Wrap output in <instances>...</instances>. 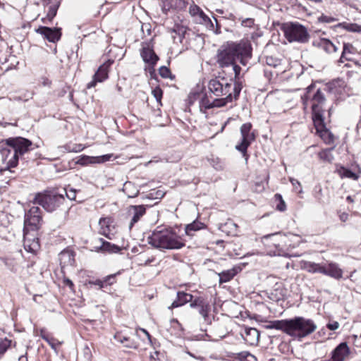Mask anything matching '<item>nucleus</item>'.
<instances>
[{"mask_svg": "<svg viewBox=\"0 0 361 361\" xmlns=\"http://www.w3.org/2000/svg\"><path fill=\"white\" fill-rule=\"evenodd\" d=\"M334 147L322 150L318 154L319 158L323 161L331 163L334 159V157L331 153Z\"/></svg>", "mask_w": 361, "mask_h": 361, "instance_id": "473e14b6", "label": "nucleus"}, {"mask_svg": "<svg viewBox=\"0 0 361 361\" xmlns=\"http://www.w3.org/2000/svg\"><path fill=\"white\" fill-rule=\"evenodd\" d=\"M5 143L11 148L4 147L0 151L2 156V161L4 163L6 162V169L16 167L20 157H23L30 150L38 147L31 140L23 137H8L5 140Z\"/></svg>", "mask_w": 361, "mask_h": 361, "instance_id": "7ed1b4c3", "label": "nucleus"}, {"mask_svg": "<svg viewBox=\"0 0 361 361\" xmlns=\"http://www.w3.org/2000/svg\"><path fill=\"white\" fill-rule=\"evenodd\" d=\"M243 85L241 82L236 81L233 84V93H228L225 95V97L217 98L213 100V108L214 107H223L225 106L228 103H231L233 101L238 99L240 93L242 90Z\"/></svg>", "mask_w": 361, "mask_h": 361, "instance_id": "9b49d317", "label": "nucleus"}, {"mask_svg": "<svg viewBox=\"0 0 361 361\" xmlns=\"http://www.w3.org/2000/svg\"><path fill=\"white\" fill-rule=\"evenodd\" d=\"M154 67L155 66H149L148 72L149 73L151 79L157 80V75L156 73V71H155Z\"/></svg>", "mask_w": 361, "mask_h": 361, "instance_id": "052dcab7", "label": "nucleus"}, {"mask_svg": "<svg viewBox=\"0 0 361 361\" xmlns=\"http://www.w3.org/2000/svg\"><path fill=\"white\" fill-rule=\"evenodd\" d=\"M61 257H68L69 262L73 261V255L72 252L69 251H63L60 253Z\"/></svg>", "mask_w": 361, "mask_h": 361, "instance_id": "680f3d73", "label": "nucleus"}, {"mask_svg": "<svg viewBox=\"0 0 361 361\" xmlns=\"http://www.w3.org/2000/svg\"><path fill=\"white\" fill-rule=\"evenodd\" d=\"M172 32L178 35V41L181 43L186 33V27L178 24H175L172 28Z\"/></svg>", "mask_w": 361, "mask_h": 361, "instance_id": "c9c22d12", "label": "nucleus"}, {"mask_svg": "<svg viewBox=\"0 0 361 361\" xmlns=\"http://www.w3.org/2000/svg\"><path fill=\"white\" fill-rule=\"evenodd\" d=\"M66 196L67 198H68L71 200H76V192L77 190L73 188H70L68 190L65 189Z\"/></svg>", "mask_w": 361, "mask_h": 361, "instance_id": "864d4df0", "label": "nucleus"}, {"mask_svg": "<svg viewBox=\"0 0 361 361\" xmlns=\"http://www.w3.org/2000/svg\"><path fill=\"white\" fill-rule=\"evenodd\" d=\"M159 74L163 78H170L173 80L175 78V76L172 75L171 70L165 66H162L159 68Z\"/></svg>", "mask_w": 361, "mask_h": 361, "instance_id": "ea45409f", "label": "nucleus"}, {"mask_svg": "<svg viewBox=\"0 0 361 361\" xmlns=\"http://www.w3.org/2000/svg\"><path fill=\"white\" fill-rule=\"evenodd\" d=\"M32 202L42 206L47 212H53L64 203L65 197L63 195L54 192H38Z\"/></svg>", "mask_w": 361, "mask_h": 361, "instance_id": "6e6552de", "label": "nucleus"}, {"mask_svg": "<svg viewBox=\"0 0 361 361\" xmlns=\"http://www.w3.org/2000/svg\"><path fill=\"white\" fill-rule=\"evenodd\" d=\"M193 295L190 293L184 291H178L176 293V299L171 303L169 309H174L181 307L188 302H190L192 299Z\"/></svg>", "mask_w": 361, "mask_h": 361, "instance_id": "4be33fe9", "label": "nucleus"}, {"mask_svg": "<svg viewBox=\"0 0 361 361\" xmlns=\"http://www.w3.org/2000/svg\"><path fill=\"white\" fill-rule=\"evenodd\" d=\"M109 218H101L99 221V226L103 228L104 226L109 227Z\"/></svg>", "mask_w": 361, "mask_h": 361, "instance_id": "e2e57ef3", "label": "nucleus"}, {"mask_svg": "<svg viewBox=\"0 0 361 361\" xmlns=\"http://www.w3.org/2000/svg\"><path fill=\"white\" fill-rule=\"evenodd\" d=\"M289 326V319L274 320L271 321L268 325L266 326L267 329H276L281 330L288 334Z\"/></svg>", "mask_w": 361, "mask_h": 361, "instance_id": "393cba45", "label": "nucleus"}, {"mask_svg": "<svg viewBox=\"0 0 361 361\" xmlns=\"http://www.w3.org/2000/svg\"><path fill=\"white\" fill-rule=\"evenodd\" d=\"M35 32L41 35L50 42L55 43L58 42L62 35L61 28L60 27H49L47 26H39L35 30Z\"/></svg>", "mask_w": 361, "mask_h": 361, "instance_id": "4468645a", "label": "nucleus"}, {"mask_svg": "<svg viewBox=\"0 0 361 361\" xmlns=\"http://www.w3.org/2000/svg\"><path fill=\"white\" fill-rule=\"evenodd\" d=\"M326 327L331 331H335L339 328V323L336 321H333L331 322H329L326 324Z\"/></svg>", "mask_w": 361, "mask_h": 361, "instance_id": "bf43d9fd", "label": "nucleus"}, {"mask_svg": "<svg viewBox=\"0 0 361 361\" xmlns=\"http://www.w3.org/2000/svg\"><path fill=\"white\" fill-rule=\"evenodd\" d=\"M207 300L202 296L195 297L190 300V307L191 308H198L206 301Z\"/></svg>", "mask_w": 361, "mask_h": 361, "instance_id": "79ce46f5", "label": "nucleus"}, {"mask_svg": "<svg viewBox=\"0 0 361 361\" xmlns=\"http://www.w3.org/2000/svg\"><path fill=\"white\" fill-rule=\"evenodd\" d=\"M43 224L42 211L39 207L33 206L25 212L24 216V247L30 252H35L39 248L38 238H33L32 242L29 238L30 231H37Z\"/></svg>", "mask_w": 361, "mask_h": 361, "instance_id": "20e7f679", "label": "nucleus"}, {"mask_svg": "<svg viewBox=\"0 0 361 361\" xmlns=\"http://www.w3.org/2000/svg\"><path fill=\"white\" fill-rule=\"evenodd\" d=\"M339 219L341 221L345 222L348 219V214L343 212L339 215Z\"/></svg>", "mask_w": 361, "mask_h": 361, "instance_id": "774afa93", "label": "nucleus"}, {"mask_svg": "<svg viewBox=\"0 0 361 361\" xmlns=\"http://www.w3.org/2000/svg\"><path fill=\"white\" fill-rule=\"evenodd\" d=\"M44 341L48 343V344L51 346V348L52 349H54V350L56 349V345L60 344V343L57 341V339L54 338L51 335L49 336L47 340H44Z\"/></svg>", "mask_w": 361, "mask_h": 361, "instance_id": "5fc2aeb1", "label": "nucleus"}, {"mask_svg": "<svg viewBox=\"0 0 361 361\" xmlns=\"http://www.w3.org/2000/svg\"><path fill=\"white\" fill-rule=\"evenodd\" d=\"M50 335H51V334H50L48 331H47V330H46V329H42L40 330V334H39V336H40V337H41L43 340H47L48 336H50Z\"/></svg>", "mask_w": 361, "mask_h": 361, "instance_id": "0e129e2a", "label": "nucleus"}, {"mask_svg": "<svg viewBox=\"0 0 361 361\" xmlns=\"http://www.w3.org/2000/svg\"><path fill=\"white\" fill-rule=\"evenodd\" d=\"M165 192L161 190H151L149 194L145 197V198L152 200H161L164 197Z\"/></svg>", "mask_w": 361, "mask_h": 361, "instance_id": "4c0bfd02", "label": "nucleus"}, {"mask_svg": "<svg viewBox=\"0 0 361 361\" xmlns=\"http://www.w3.org/2000/svg\"><path fill=\"white\" fill-rule=\"evenodd\" d=\"M44 11L47 15L42 18L43 23H51L54 18L56 16L57 11L60 6L61 0H42Z\"/></svg>", "mask_w": 361, "mask_h": 361, "instance_id": "ddd939ff", "label": "nucleus"}, {"mask_svg": "<svg viewBox=\"0 0 361 361\" xmlns=\"http://www.w3.org/2000/svg\"><path fill=\"white\" fill-rule=\"evenodd\" d=\"M130 210L133 211V216L129 224L130 229L137 223L140 218L146 213L145 206L141 205H132L130 206Z\"/></svg>", "mask_w": 361, "mask_h": 361, "instance_id": "b1692460", "label": "nucleus"}, {"mask_svg": "<svg viewBox=\"0 0 361 361\" xmlns=\"http://www.w3.org/2000/svg\"><path fill=\"white\" fill-rule=\"evenodd\" d=\"M98 241L102 243L103 252L118 253L121 250V248L118 245L106 241L102 238H99Z\"/></svg>", "mask_w": 361, "mask_h": 361, "instance_id": "c85d7f7f", "label": "nucleus"}, {"mask_svg": "<svg viewBox=\"0 0 361 361\" xmlns=\"http://www.w3.org/2000/svg\"><path fill=\"white\" fill-rule=\"evenodd\" d=\"M350 353L346 342L339 343L331 353L329 357L325 361H345Z\"/></svg>", "mask_w": 361, "mask_h": 361, "instance_id": "2eb2a0df", "label": "nucleus"}, {"mask_svg": "<svg viewBox=\"0 0 361 361\" xmlns=\"http://www.w3.org/2000/svg\"><path fill=\"white\" fill-rule=\"evenodd\" d=\"M92 251H94L97 252H103V248L102 247V243L99 245H94L91 249Z\"/></svg>", "mask_w": 361, "mask_h": 361, "instance_id": "338daca9", "label": "nucleus"}, {"mask_svg": "<svg viewBox=\"0 0 361 361\" xmlns=\"http://www.w3.org/2000/svg\"><path fill=\"white\" fill-rule=\"evenodd\" d=\"M140 56L143 61L147 63L149 66H155L159 60V57L154 52L153 48L149 47V44L142 46L140 50Z\"/></svg>", "mask_w": 361, "mask_h": 361, "instance_id": "dca6fc26", "label": "nucleus"}, {"mask_svg": "<svg viewBox=\"0 0 361 361\" xmlns=\"http://www.w3.org/2000/svg\"><path fill=\"white\" fill-rule=\"evenodd\" d=\"M334 27L342 28L351 32L361 33V25L357 23H349L347 22H343L334 25Z\"/></svg>", "mask_w": 361, "mask_h": 361, "instance_id": "cd10ccee", "label": "nucleus"}, {"mask_svg": "<svg viewBox=\"0 0 361 361\" xmlns=\"http://www.w3.org/2000/svg\"><path fill=\"white\" fill-rule=\"evenodd\" d=\"M301 268L306 270L309 273L316 274L320 273L322 267V264H318L309 261H302L300 263Z\"/></svg>", "mask_w": 361, "mask_h": 361, "instance_id": "bb28decb", "label": "nucleus"}, {"mask_svg": "<svg viewBox=\"0 0 361 361\" xmlns=\"http://www.w3.org/2000/svg\"><path fill=\"white\" fill-rule=\"evenodd\" d=\"M313 45L324 50L327 54L336 53L338 50V47L326 38H321L318 41L313 42Z\"/></svg>", "mask_w": 361, "mask_h": 361, "instance_id": "6ab92c4d", "label": "nucleus"}, {"mask_svg": "<svg viewBox=\"0 0 361 361\" xmlns=\"http://www.w3.org/2000/svg\"><path fill=\"white\" fill-rule=\"evenodd\" d=\"M204 224L199 221H194L192 223L186 225L185 232L188 235H192V231H197L203 228Z\"/></svg>", "mask_w": 361, "mask_h": 361, "instance_id": "2f4dec72", "label": "nucleus"}, {"mask_svg": "<svg viewBox=\"0 0 361 361\" xmlns=\"http://www.w3.org/2000/svg\"><path fill=\"white\" fill-rule=\"evenodd\" d=\"M252 45L249 42H228L218 50L216 62L221 68L230 66L237 61L245 66L252 57Z\"/></svg>", "mask_w": 361, "mask_h": 361, "instance_id": "f257e3e1", "label": "nucleus"}, {"mask_svg": "<svg viewBox=\"0 0 361 361\" xmlns=\"http://www.w3.org/2000/svg\"><path fill=\"white\" fill-rule=\"evenodd\" d=\"M336 20H337L336 18H335L334 17L326 16L324 14H322L321 16H319L318 18V21L319 22L324 23H332V22H335Z\"/></svg>", "mask_w": 361, "mask_h": 361, "instance_id": "8fccbe9b", "label": "nucleus"}, {"mask_svg": "<svg viewBox=\"0 0 361 361\" xmlns=\"http://www.w3.org/2000/svg\"><path fill=\"white\" fill-rule=\"evenodd\" d=\"M274 199L276 201L279 202L276 206V209L280 212H284L286 209V204L283 200L282 195L279 193H276L274 195Z\"/></svg>", "mask_w": 361, "mask_h": 361, "instance_id": "58836bf2", "label": "nucleus"}, {"mask_svg": "<svg viewBox=\"0 0 361 361\" xmlns=\"http://www.w3.org/2000/svg\"><path fill=\"white\" fill-rule=\"evenodd\" d=\"M252 126L250 123H243L240 127L241 141L235 145V149L242 154V156L247 161L249 155L247 154V148L252 142L255 140L254 132H251Z\"/></svg>", "mask_w": 361, "mask_h": 361, "instance_id": "1a4fd4ad", "label": "nucleus"}, {"mask_svg": "<svg viewBox=\"0 0 361 361\" xmlns=\"http://www.w3.org/2000/svg\"><path fill=\"white\" fill-rule=\"evenodd\" d=\"M66 149L68 152H78L82 151L84 147H82V145H74L73 147L66 146Z\"/></svg>", "mask_w": 361, "mask_h": 361, "instance_id": "4d7b16f0", "label": "nucleus"}, {"mask_svg": "<svg viewBox=\"0 0 361 361\" xmlns=\"http://www.w3.org/2000/svg\"><path fill=\"white\" fill-rule=\"evenodd\" d=\"M152 94L154 95L157 102L161 103V100L163 95V91L159 87H157L152 90Z\"/></svg>", "mask_w": 361, "mask_h": 361, "instance_id": "09e8293b", "label": "nucleus"}, {"mask_svg": "<svg viewBox=\"0 0 361 361\" xmlns=\"http://www.w3.org/2000/svg\"><path fill=\"white\" fill-rule=\"evenodd\" d=\"M265 62L268 66L273 67H276L280 64V61L273 56H267Z\"/></svg>", "mask_w": 361, "mask_h": 361, "instance_id": "de8ad7c7", "label": "nucleus"}, {"mask_svg": "<svg viewBox=\"0 0 361 361\" xmlns=\"http://www.w3.org/2000/svg\"><path fill=\"white\" fill-rule=\"evenodd\" d=\"M231 66H233V71H234V80H235V82L234 83L238 81V82H240L239 81V75H240V71H241V68L240 66H238V64H236V62H234L233 64H231Z\"/></svg>", "mask_w": 361, "mask_h": 361, "instance_id": "603ef678", "label": "nucleus"}, {"mask_svg": "<svg viewBox=\"0 0 361 361\" xmlns=\"http://www.w3.org/2000/svg\"><path fill=\"white\" fill-rule=\"evenodd\" d=\"M316 329L317 325L312 319L295 317L289 319L288 335L301 339L310 335Z\"/></svg>", "mask_w": 361, "mask_h": 361, "instance_id": "423d86ee", "label": "nucleus"}, {"mask_svg": "<svg viewBox=\"0 0 361 361\" xmlns=\"http://www.w3.org/2000/svg\"><path fill=\"white\" fill-rule=\"evenodd\" d=\"M114 62V60L108 59L98 68L97 72L94 75L97 81L102 82L108 78L109 68Z\"/></svg>", "mask_w": 361, "mask_h": 361, "instance_id": "412c9836", "label": "nucleus"}, {"mask_svg": "<svg viewBox=\"0 0 361 361\" xmlns=\"http://www.w3.org/2000/svg\"><path fill=\"white\" fill-rule=\"evenodd\" d=\"M355 49L354 48L353 44H351L350 43H343V51L341 53V56L338 61L340 63H343L344 59L348 61L349 59L345 57V54H353Z\"/></svg>", "mask_w": 361, "mask_h": 361, "instance_id": "72a5a7b5", "label": "nucleus"}, {"mask_svg": "<svg viewBox=\"0 0 361 361\" xmlns=\"http://www.w3.org/2000/svg\"><path fill=\"white\" fill-rule=\"evenodd\" d=\"M88 283L90 285L98 286L99 289L105 288V285H104L103 279H96V280H90Z\"/></svg>", "mask_w": 361, "mask_h": 361, "instance_id": "6e6d98bb", "label": "nucleus"}, {"mask_svg": "<svg viewBox=\"0 0 361 361\" xmlns=\"http://www.w3.org/2000/svg\"><path fill=\"white\" fill-rule=\"evenodd\" d=\"M317 119H313V123L317 130V133L323 141L328 145H332L334 143V134L326 128L324 123V118H321Z\"/></svg>", "mask_w": 361, "mask_h": 361, "instance_id": "f8f14e48", "label": "nucleus"}, {"mask_svg": "<svg viewBox=\"0 0 361 361\" xmlns=\"http://www.w3.org/2000/svg\"><path fill=\"white\" fill-rule=\"evenodd\" d=\"M342 79H336L329 82L324 89H317L311 97L312 120L324 118L322 106L325 104V92L335 94H341L343 90L345 84Z\"/></svg>", "mask_w": 361, "mask_h": 361, "instance_id": "39448f33", "label": "nucleus"}, {"mask_svg": "<svg viewBox=\"0 0 361 361\" xmlns=\"http://www.w3.org/2000/svg\"><path fill=\"white\" fill-rule=\"evenodd\" d=\"M241 271V268L238 266L233 267L231 269L223 271L219 274V283H227L234 278Z\"/></svg>", "mask_w": 361, "mask_h": 361, "instance_id": "5701e85b", "label": "nucleus"}, {"mask_svg": "<svg viewBox=\"0 0 361 361\" xmlns=\"http://www.w3.org/2000/svg\"><path fill=\"white\" fill-rule=\"evenodd\" d=\"M114 338L117 341L123 343L124 346L128 348L137 349L138 348V344L137 342L130 339V338L128 336H123L120 332H117L114 335Z\"/></svg>", "mask_w": 361, "mask_h": 361, "instance_id": "a878e982", "label": "nucleus"}, {"mask_svg": "<svg viewBox=\"0 0 361 361\" xmlns=\"http://www.w3.org/2000/svg\"><path fill=\"white\" fill-rule=\"evenodd\" d=\"M97 82H99L97 80V78H95L94 76H93V80L91 82H90L89 83H87V88L90 89V88L94 87Z\"/></svg>", "mask_w": 361, "mask_h": 361, "instance_id": "69168bd1", "label": "nucleus"}, {"mask_svg": "<svg viewBox=\"0 0 361 361\" xmlns=\"http://www.w3.org/2000/svg\"><path fill=\"white\" fill-rule=\"evenodd\" d=\"M242 336L247 344L255 345H257L259 341L260 334L255 328L245 327L244 334H242Z\"/></svg>", "mask_w": 361, "mask_h": 361, "instance_id": "aec40b11", "label": "nucleus"}, {"mask_svg": "<svg viewBox=\"0 0 361 361\" xmlns=\"http://www.w3.org/2000/svg\"><path fill=\"white\" fill-rule=\"evenodd\" d=\"M187 4L186 0H162V11L167 14L171 10H183Z\"/></svg>", "mask_w": 361, "mask_h": 361, "instance_id": "a211bd4d", "label": "nucleus"}, {"mask_svg": "<svg viewBox=\"0 0 361 361\" xmlns=\"http://www.w3.org/2000/svg\"><path fill=\"white\" fill-rule=\"evenodd\" d=\"M336 172L341 178H348L354 180H357L359 178V176L357 173L342 166L336 169Z\"/></svg>", "mask_w": 361, "mask_h": 361, "instance_id": "c756f323", "label": "nucleus"}, {"mask_svg": "<svg viewBox=\"0 0 361 361\" xmlns=\"http://www.w3.org/2000/svg\"><path fill=\"white\" fill-rule=\"evenodd\" d=\"M314 88V85L312 84L310 85H309L307 87V92L306 94H305L302 97L301 99H302L303 101V104L306 105V102H307V98H308V94L311 92L312 90H313Z\"/></svg>", "mask_w": 361, "mask_h": 361, "instance_id": "13d9d810", "label": "nucleus"}, {"mask_svg": "<svg viewBox=\"0 0 361 361\" xmlns=\"http://www.w3.org/2000/svg\"><path fill=\"white\" fill-rule=\"evenodd\" d=\"M210 311V305L207 300H206L202 305L198 307V312L202 316L204 320L207 322L209 319V313Z\"/></svg>", "mask_w": 361, "mask_h": 361, "instance_id": "e433bc0d", "label": "nucleus"}, {"mask_svg": "<svg viewBox=\"0 0 361 361\" xmlns=\"http://www.w3.org/2000/svg\"><path fill=\"white\" fill-rule=\"evenodd\" d=\"M91 157L86 155H82L78 157V160L75 161V164L85 166L90 162Z\"/></svg>", "mask_w": 361, "mask_h": 361, "instance_id": "3c124183", "label": "nucleus"}, {"mask_svg": "<svg viewBox=\"0 0 361 361\" xmlns=\"http://www.w3.org/2000/svg\"><path fill=\"white\" fill-rule=\"evenodd\" d=\"M281 29L289 42H296L305 44L309 41L310 35L307 28L298 22L283 23Z\"/></svg>", "mask_w": 361, "mask_h": 361, "instance_id": "0eeeda50", "label": "nucleus"}, {"mask_svg": "<svg viewBox=\"0 0 361 361\" xmlns=\"http://www.w3.org/2000/svg\"><path fill=\"white\" fill-rule=\"evenodd\" d=\"M200 107H203L205 109H210L213 108V101L210 102L208 97L204 95L200 102Z\"/></svg>", "mask_w": 361, "mask_h": 361, "instance_id": "a18cd8bd", "label": "nucleus"}, {"mask_svg": "<svg viewBox=\"0 0 361 361\" xmlns=\"http://www.w3.org/2000/svg\"><path fill=\"white\" fill-rule=\"evenodd\" d=\"M233 85L231 82H228L224 78H214L211 79L208 82V89L211 93L216 97H222L233 93Z\"/></svg>", "mask_w": 361, "mask_h": 361, "instance_id": "9d476101", "label": "nucleus"}, {"mask_svg": "<svg viewBox=\"0 0 361 361\" xmlns=\"http://www.w3.org/2000/svg\"><path fill=\"white\" fill-rule=\"evenodd\" d=\"M247 357H251L255 360L256 359V357L248 351H242L235 353L233 357L235 360H238L239 361H245Z\"/></svg>", "mask_w": 361, "mask_h": 361, "instance_id": "37998d69", "label": "nucleus"}, {"mask_svg": "<svg viewBox=\"0 0 361 361\" xmlns=\"http://www.w3.org/2000/svg\"><path fill=\"white\" fill-rule=\"evenodd\" d=\"M190 13L192 16H199L204 22L210 20L209 18L196 5L190 6Z\"/></svg>", "mask_w": 361, "mask_h": 361, "instance_id": "f704fd0d", "label": "nucleus"}, {"mask_svg": "<svg viewBox=\"0 0 361 361\" xmlns=\"http://www.w3.org/2000/svg\"><path fill=\"white\" fill-rule=\"evenodd\" d=\"M123 191L129 198L135 197L139 194V190L136 189L133 183L130 181H127L124 183Z\"/></svg>", "mask_w": 361, "mask_h": 361, "instance_id": "7c9ffc66", "label": "nucleus"}, {"mask_svg": "<svg viewBox=\"0 0 361 361\" xmlns=\"http://www.w3.org/2000/svg\"><path fill=\"white\" fill-rule=\"evenodd\" d=\"M241 20V25L245 27H252L255 25V19L252 18H247L245 19L239 18Z\"/></svg>", "mask_w": 361, "mask_h": 361, "instance_id": "49530a36", "label": "nucleus"}, {"mask_svg": "<svg viewBox=\"0 0 361 361\" xmlns=\"http://www.w3.org/2000/svg\"><path fill=\"white\" fill-rule=\"evenodd\" d=\"M118 274H120V271H118V272H117L116 274L108 275V276L104 277L103 279H104L105 288H106L107 286H111L114 283H115L116 282V277Z\"/></svg>", "mask_w": 361, "mask_h": 361, "instance_id": "c03bdc74", "label": "nucleus"}, {"mask_svg": "<svg viewBox=\"0 0 361 361\" xmlns=\"http://www.w3.org/2000/svg\"><path fill=\"white\" fill-rule=\"evenodd\" d=\"M321 274L334 278L340 279L343 277V271L335 262H329L322 264Z\"/></svg>", "mask_w": 361, "mask_h": 361, "instance_id": "f3484780", "label": "nucleus"}, {"mask_svg": "<svg viewBox=\"0 0 361 361\" xmlns=\"http://www.w3.org/2000/svg\"><path fill=\"white\" fill-rule=\"evenodd\" d=\"M11 342V340H9L6 338L0 341V358L10 348Z\"/></svg>", "mask_w": 361, "mask_h": 361, "instance_id": "a19ab883", "label": "nucleus"}, {"mask_svg": "<svg viewBox=\"0 0 361 361\" xmlns=\"http://www.w3.org/2000/svg\"><path fill=\"white\" fill-rule=\"evenodd\" d=\"M153 247L162 250H180L185 246V239L176 229L170 226H157L147 238Z\"/></svg>", "mask_w": 361, "mask_h": 361, "instance_id": "f03ea898", "label": "nucleus"}]
</instances>
